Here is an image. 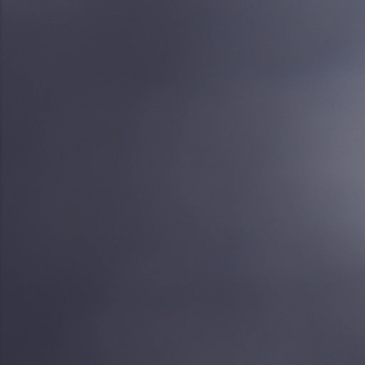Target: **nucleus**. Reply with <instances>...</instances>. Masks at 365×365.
Listing matches in <instances>:
<instances>
[{
    "label": "nucleus",
    "instance_id": "obj_7",
    "mask_svg": "<svg viewBox=\"0 0 365 365\" xmlns=\"http://www.w3.org/2000/svg\"><path fill=\"white\" fill-rule=\"evenodd\" d=\"M247 61H246V70H249V73L251 74V0H247Z\"/></svg>",
    "mask_w": 365,
    "mask_h": 365
},
{
    "label": "nucleus",
    "instance_id": "obj_6",
    "mask_svg": "<svg viewBox=\"0 0 365 365\" xmlns=\"http://www.w3.org/2000/svg\"><path fill=\"white\" fill-rule=\"evenodd\" d=\"M247 61H246V70H249V73L251 74V0H247Z\"/></svg>",
    "mask_w": 365,
    "mask_h": 365
},
{
    "label": "nucleus",
    "instance_id": "obj_13",
    "mask_svg": "<svg viewBox=\"0 0 365 365\" xmlns=\"http://www.w3.org/2000/svg\"><path fill=\"white\" fill-rule=\"evenodd\" d=\"M252 304L254 303V301H253V300L252 301Z\"/></svg>",
    "mask_w": 365,
    "mask_h": 365
},
{
    "label": "nucleus",
    "instance_id": "obj_12",
    "mask_svg": "<svg viewBox=\"0 0 365 365\" xmlns=\"http://www.w3.org/2000/svg\"><path fill=\"white\" fill-rule=\"evenodd\" d=\"M249 159L247 160V171L248 170V175H250V173H252V168H249Z\"/></svg>",
    "mask_w": 365,
    "mask_h": 365
},
{
    "label": "nucleus",
    "instance_id": "obj_8",
    "mask_svg": "<svg viewBox=\"0 0 365 365\" xmlns=\"http://www.w3.org/2000/svg\"><path fill=\"white\" fill-rule=\"evenodd\" d=\"M247 71V155L248 154V159L252 157L249 154V82L251 81V74L249 73V70Z\"/></svg>",
    "mask_w": 365,
    "mask_h": 365
},
{
    "label": "nucleus",
    "instance_id": "obj_5",
    "mask_svg": "<svg viewBox=\"0 0 365 365\" xmlns=\"http://www.w3.org/2000/svg\"><path fill=\"white\" fill-rule=\"evenodd\" d=\"M247 61H246V70H249V73L251 74V0H247Z\"/></svg>",
    "mask_w": 365,
    "mask_h": 365
},
{
    "label": "nucleus",
    "instance_id": "obj_10",
    "mask_svg": "<svg viewBox=\"0 0 365 365\" xmlns=\"http://www.w3.org/2000/svg\"><path fill=\"white\" fill-rule=\"evenodd\" d=\"M249 159L247 160V171L248 170V175H250V173H252V168H249Z\"/></svg>",
    "mask_w": 365,
    "mask_h": 365
},
{
    "label": "nucleus",
    "instance_id": "obj_4",
    "mask_svg": "<svg viewBox=\"0 0 365 365\" xmlns=\"http://www.w3.org/2000/svg\"><path fill=\"white\" fill-rule=\"evenodd\" d=\"M247 61H246V70H249V73L251 74V0H247Z\"/></svg>",
    "mask_w": 365,
    "mask_h": 365
},
{
    "label": "nucleus",
    "instance_id": "obj_1",
    "mask_svg": "<svg viewBox=\"0 0 365 365\" xmlns=\"http://www.w3.org/2000/svg\"><path fill=\"white\" fill-rule=\"evenodd\" d=\"M251 200L247 204L246 234V353H251Z\"/></svg>",
    "mask_w": 365,
    "mask_h": 365
},
{
    "label": "nucleus",
    "instance_id": "obj_11",
    "mask_svg": "<svg viewBox=\"0 0 365 365\" xmlns=\"http://www.w3.org/2000/svg\"><path fill=\"white\" fill-rule=\"evenodd\" d=\"M249 159L247 160V171L248 170V175H250V173H252V168H249Z\"/></svg>",
    "mask_w": 365,
    "mask_h": 365
},
{
    "label": "nucleus",
    "instance_id": "obj_3",
    "mask_svg": "<svg viewBox=\"0 0 365 365\" xmlns=\"http://www.w3.org/2000/svg\"><path fill=\"white\" fill-rule=\"evenodd\" d=\"M247 61H246V70H249V73L251 74V0H247Z\"/></svg>",
    "mask_w": 365,
    "mask_h": 365
},
{
    "label": "nucleus",
    "instance_id": "obj_2",
    "mask_svg": "<svg viewBox=\"0 0 365 365\" xmlns=\"http://www.w3.org/2000/svg\"><path fill=\"white\" fill-rule=\"evenodd\" d=\"M247 61H246V70H249V73L251 74V0H247Z\"/></svg>",
    "mask_w": 365,
    "mask_h": 365
},
{
    "label": "nucleus",
    "instance_id": "obj_9",
    "mask_svg": "<svg viewBox=\"0 0 365 365\" xmlns=\"http://www.w3.org/2000/svg\"><path fill=\"white\" fill-rule=\"evenodd\" d=\"M251 187H252V185H249V178L247 177V201L249 200V197H250V192H251Z\"/></svg>",
    "mask_w": 365,
    "mask_h": 365
}]
</instances>
